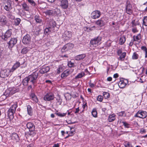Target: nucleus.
<instances>
[{
	"instance_id": "nucleus-63",
	"label": "nucleus",
	"mask_w": 147,
	"mask_h": 147,
	"mask_svg": "<svg viewBox=\"0 0 147 147\" xmlns=\"http://www.w3.org/2000/svg\"><path fill=\"white\" fill-rule=\"evenodd\" d=\"M80 111L79 107L76 109V111L74 112L75 113H76L79 112Z\"/></svg>"
},
{
	"instance_id": "nucleus-48",
	"label": "nucleus",
	"mask_w": 147,
	"mask_h": 147,
	"mask_svg": "<svg viewBox=\"0 0 147 147\" xmlns=\"http://www.w3.org/2000/svg\"><path fill=\"white\" fill-rule=\"evenodd\" d=\"M28 2L32 6H35L36 4L35 2L33 0H27Z\"/></svg>"
},
{
	"instance_id": "nucleus-51",
	"label": "nucleus",
	"mask_w": 147,
	"mask_h": 147,
	"mask_svg": "<svg viewBox=\"0 0 147 147\" xmlns=\"http://www.w3.org/2000/svg\"><path fill=\"white\" fill-rule=\"evenodd\" d=\"M97 100L100 102H102L103 99V97L100 95H99L97 98Z\"/></svg>"
},
{
	"instance_id": "nucleus-27",
	"label": "nucleus",
	"mask_w": 147,
	"mask_h": 147,
	"mask_svg": "<svg viewBox=\"0 0 147 147\" xmlns=\"http://www.w3.org/2000/svg\"><path fill=\"white\" fill-rule=\"evenodd\" d=\"M86 75L85 73L84 72H82L79 73L75 77V79H76L79 78H80Z\"/></svg>"
},
{
	"instance_id": "nucleus-55",
	"label": "nucleus",
	"mask_w": 147,
	"mask_h": 147,
	"mask_svg": "<svg viewBox=\"0 0 147 147\" xmlns=\"http://www.w3.org/2000/svg\"><path fill=\"white\" fill-rule=\"evenodd\" d=\"M12 138V139L14 138L16 140H18V136L17 134H15L13 135Z\"/></svg>"
},
{
	"instance_id": "nucleus-33",
	"label": "nucleus",
	"mask_w": 147,
	"mask_h": 147,
	"mask_svg": "<svg viewBox=\"0 0 147 147\" xmlns=\"http://www.w3.org/2000/svg\"><path fill=\"white\" fill-rule=\"evenodd\" d=\"M126 55V53L125 52H123L120 55H119V59L123 61Z\"/></svg>"
},
{
	"instance_id": "nucleus-24",
	"label": "nucleus",
	"mask_w": 147,
	"mask_h": 147,
	"mask_svg": "<svg viewBox=\"0 0 147 147\" xmlns=\"http://www.w3.org/2000/svg\"><path fill=\"white\" fill-rule=\"evenodd\" d=\"M27 109L28 114L30 116H32V115L33 110L31 106L28 105L27 106Z\"/></svg>"
},
{
	"instance_id": "nucleus-59",
	"label": "nucleus",
	"mask_w": 147,
	"mask_h": 147,
	"mask_svg": "<svg viewBox=\"0 0 147 147\" xmlns=\"http://www.w3.org/2000/svg\"><path fill=\"white\" fill-rule=\"evenodd\" d=\"M82 107H83L84 109H87V106L86 102H85V103H83V105L82 106Z\"/></svg>"
},
{
	"instance_id": "nucleus-8",
	"label": "nucleus",
	"mask_w": 147,
	"mask_h": 147,
	"mask_svg": "<svg viewBox=\"0 0 147 147\" xmlns=\"http://www.w3.org/2000/svg\"><path fill=\"white\" fill-rule=\"evenodd\" d=\"M68 2L67 0H60L59 5L63 9H67L68 6Z\"/></svg>"
},
{
	"instance_id": "nucleus-41",
	"label": "nucleus",
	"mask_w": 147,
	"mask_h": 147,
	"mask_svg": "<svg viewBox=\"0 0 147 147\" xmlns=\"http://www.w3.org/2000/svg\"><path fill=\"white\" fill-rule=\"evenodd\" d=\"M142 25L145 26H147V16H144L143 20Z\"/></svg>"
},
{
	"instance_id": "nucleus-39",
	"label": "nucleus",
	"mask_w": 147,
	"mask_h": 147,
	"mask_svg": "<svg viewBox=\"0 0 147 147\" xmlns=\"http://www.w3.org/2000/svg\"><path fill=\"white\" fill-rule=\"evenodd\" d=\"M55 114L59 117H65L67 113H61L57 111Z\"/></svg>"
},
{
	"instance_id": "nucleus-62",
	"label": "nucleus",
	"mask_w": 147,
	"mask_h": 147,
	"mask_svg": "<svg viewBox=\"0 0 147 147\" xmlns=\"http://www.w3.org/2000/svg\"><path fill=\"white\" fill-rule=\"evenodd\" d=\"M135 117H137L140 118L139 113V112L138 111L137 113L134 115Z\"/></svg>"
},
{
	"instance_id": "nucleus-16",
	"label": "nucleus",
	"mask_w": 147,
	"mask_h": 147,
	"mask_svg": "<svg viewBox=\"0 0 147 147\" xmlns=\"http://www.w3.org/2000/svg\"><path fill=\"white\" fill-rule=\"evenodd\" d=\"M26 126L27 128L29 129V130H35V126L32 122H28L26 125Z\"/></svg>"
},
{
	"instance_id": "nucleus-25",
	"label": "nucleus",
	"mask_w": 147,
	"mask_h": 147,
	"mask_svg": "<svg viewBox=\"0 0 147 147\" xmlns=\"http://www.w3.org/2000/svg\"><path fill=\"white\" fill-rule=\"evenodd\" d=\"M63 36L65 37L69 38L71 37L72 33L70 31H66L64 32Z\"/></svg>"
},
{
	"instance_id": "nucleus-43",
	"label": "nucleus",
	"mask_w": 147,
	"mask_h": 147,
	"mask_svg": "<svg viewBox=\"0 0 147 147\" xmlns=\"http://www.w3.org/2000/svg\"><path fill=\"white\" fill-rule=\"evenodd\" d=\"M70 130L71 131H70L69 134V136H72L75 133V129L74 128H70Z\"/></svg>"
},
{
	"instance_id": "nucleus-36",
	"label": "nucleus",
	"mask_w": 147,
	"mask_h": 147,
	"mask_svg": "<svg viewBox=\"0 0 147 147\" xmlns=\"http://www.w3.org/2000/svg\"><path fill=\"white\" fill-rule=\"evenodd\" d=\"M34 19L36 22L38 23H40L42 22L41 17L38 15H36L34 16Z\"/></svg>"
},
{
	"instance_id": "nucleus-19",
	"label": "nucleus",
	"mask_w": 147,
	"mask_h": 147,
	"mask_svg": "<svg viewBox=\"0 0 147 147\" xmlns=\"http://www.w3.org/2000/svg\"><path fill=\"white\" fill-rule=\"evenodd\" d=\"M20 63L18 61H16L14 64L13 67L11 69V72H13L16 70L18 67L20 66Z\"/></svg>"
},
{
	"instance_id": "nucleus-21",
	"label": "nucleus",
	"mask_w": 147,
	"mask_h": 147,
	"mask_svg": "<svg viewBox=\"0 0 147 147\" xmlns=\"http://www.w3.org/2000/svg\"><path fill=\"white\" fill-rule=\"evenodd\" d=\"M116 115L115 114L110 115L108 118L109 122H111L114 121L116 118Z\"/></svg>"
},
{
	"instance_id": "nucleus-61",
	"label": "nucleus",
	"mask_w": 147,
	"mask_h": 147,
	"mask_svg": "<svg viewBox=\"0 0 147 147\" xmlns=\"http://www.w3.org/2000/svg\"><path fill=\"white\" fill-rule=\"evenodd\" d=\"M57 102L60 103V104L61 103L62 100L60 97H59L58 98H57Z\"/></svg>"
},
{
	"instance_id": "nucleus-49",
	"label": "nucleus",
	"mask_w": 147,
	"mask_h": 147,
	"mask_svg": "<svg viewBox=\"0 0 147 147\" xmlns=\"http://www.w3.org/2000/svg\"><path fill=\"white\" fill-rule=\"evenodd\" d=\"M63 71V68L62 67L60 66L57 69V73L60 74L61 72H62Z\"/></svg>"
},
{
	"instance_id": "nucleus-6",
	"label": "nucleus",
	"mask_w": 147,
	"mask_h": 147,
	"mask_svg": "<svg viewBox=\"0 0 147 147\" xmlns=\"http://www.w3.org/2000/svg\"><path fill=\"white\" fill-rule=\"evenodd\" d=\"M12 3L10 0H7L4 3V9L7 11H9L12 9Z\"/></svg>"
},
{
	"instance_id": "nucleus-5",
	"label": "nucleus",
	"mask_w": 147,
	"mask_h": 147,
	"mask_svg": "<svg viewBox=\"0 0 147 147\" xmlns=\"http://www.w3.org/2000/svg\"><path fill=\"white\" fill-rule=\"evenodd\" d=\"M11 72V69H7L2 70L0 73L1 77L3 78H5L8 77L10 74V73Z\"/></svg>"
},
{
	"instance_id": "nucleus-28",
	"label": "nucleus",
	"mask_w": 147,
	"mask_h": 147,
	"mask_svg": "<svg viewBox=\"0 0 147 147\" xmlns=\"http://www.w3.org/2000/svg\"><path fill=\"white\" fill-rule=\"evenodd\" d=\"M96 24L100 27L104 25L105 22L102 20H99L96 22Z\"/></svg>"
},
{
	"instance_id": "nucleus-1",
	"label": "nucleus",
	"mask_w": 147,
	"mask_h": 147,
	"mask_svg": "<svg viewBox=\"0 0 147 147\" xmlns=\"http://www.w3.org/2000/svg\"><path fill=\"white\" fill-rule=\"evenodd\" d=\"M38 76V72L36 71L33 72L23 80L22 81L23 84L25 86L32 84L35 86L37 83Z\"/></svg>"
},
{
	"instance_id": "nucleus-13",
	"label": "nucleus",
	"mask_w": 147,
	"mask_h": 147,
	"mask_svg": "<svg viewBox=\"0 0 147 147\" xmlns=\"http://www.w3.org/2000/svg\"><path fill=\"white\" fill-rule=\"evenodd\" d=\"M7 22L6 20V18L5 16H0V23L1 25L3 26H4L5 25Z\"/></svg>"
},
{
	"instance_id": "nucleus-56",
	"label": "nucleus",
	"mask_w": 147,
	"mask_h": 147,
	"mask_svg": "<svg viewBox=\"0 0 147 147\" xmlns=\"http://www.w3.org/2000/svg\"><path fill=\"white\" fill-rule=\"evenodd\" d=\"M146 132V130L143 128H141L140 131V133L141 134L145 133Z\"/></svg>"
},
{
	"instance_id": "nucleus-26",
	"label": "nucleus",
	"mask_w": 147,
	"mask_h": 147,
	"mask_svg": "<svg viewBox=\"0 0 147 147\" xmlns=\"http://www.w3.org/2000/svg\"><path fill=\"white\" fill-rule=\"evenodd\" d=\"M69 74V71H65L61 74V77L62 78H64L67 76Z\"/></svg>"
},
{
	"instance_id": "nucleus-20",
	"label": "nucleus",
	"mask_w": 147,
	"mask_h": 147,
	"mask_svg": "<svg viewBox=\"0 0 147 147\" xmlns=\"http://www.w3.org/2000/svg\"><path fill=\"white\" fill-rule=\"evenodd\" d=\"M140 115V118L144 119L145 118L147 115V113L145 111H139Z\"/></svg>"
},
{
	"instance_id": "nucleus-9",
	"label": "nucleus",
	"mask_w": 147,
	"mask_h": 147,
	"mask_svg": "<svg viewBox=\"0 0 147 147\" xmlns=\"http://www.w3.org/2000/svg\"><path fill=\"white\" fill-rule=\"evenodd\" d=\"M31 37L28 34H26L24 37L22 39V42L24 44H29L31 42Z\"/></svg>"
},
{
	"instance_id": "nucleus-45",
	"label": "nucleus",
	"mask_w": 147,
	"mask_h": 147,
	"mask_svg": "<svg viewBox=\"0 0 147 147\" xmlns=\"http://www.w3.org/2000/svg\"><path fill=\"white\" fill-rule=\"evenodd\" d=\"M7 16L9 19L11 20H14L15 18L14 16L9 13H7Z\"/></svg>"
},
{
	"instance_id": "nucleus-47",
	"label": "nucleus",
	"mask_w": 147,
	"mask_h": 147,
	"mask_svg": "<svg viewBox=\"0 0 147 147\" xmlns=\"http://www.w3.org/2000/svg\"><path fill=\"white\" fill-rule=\"evenodd\" d=\"M28 51L29 50L27 48H24L21 51V53L23 54H26L28 52Z\"/></svg>"
},
{
	"instance_id": "nucleus-10",
	"label": "nucleus",
	"mask_w": 147,
	"mask_h": 147,
	"mask_svg": "<svg viewBox=\"0 0 147 147\" xmlns=\"http://www.w3.org/2000/svg\"><path fill=\"white\" fill-rule=\"evenodd\" d=\"M17 39L16 38H11L10 41L7 42L8 47L11 48L13 47L17 42Z\"/></svg>"
},
{
	"instance_id": "nucleus-3",
	"label": "nucleus",
	"mask_w": 147,
	"mask_h": 147,
	"mask_svg": "<svg viewBox=\"0 0 147 147\" xmlns=\"http://www.w3.org/2000/svg\"><path fill=\"white\" fill-rule=\"evenodd\" d=\"M102 38L100 36L94 38L92 39L90 41V44L94 47H96L100 45L101 43Z\"/></svg>"
},
{
	"instance_id": "nucleus-4",
	"label": "nucleus",
	"mask_w": 147,
	"mask_h": 147,
	"mask_svg": "<svg viewBox=\"0 0 147 147\" xmlns=\"http://www.w3.org/2000/svg\"><path fill=\"white\" fill-rule=\"evenodd\" d=\"M54 95L52 92H48L44 95L43 99L46 101H51L54 98Z\"/></svg>"
},
{
	"instance_id": "nucleus-17",
	"label": "nucleus",
	"mask_w": 147,
	"mask_h": 147,
	"mask_svg": "<svg viewBox=\"0 0 147 147\" xmlns=\"http://www.w3.org/2000/svg\"><path fill=\"white\" fill-rule=\"evenodd\" d=\"M85 54H82L76 56L75 57V59L77 61H79L83 59L86 57Z\"/></svg>"
},
{
	"instance_id": "nucleus-2",
	"label": "nucleus",
	"mask_w": 147,
	"mask_h": 147,
	"mask_svg": "<svg viewBox=\"0 0 147 147\" xmlns=\"http://www.w3.org/2000/svg\"><path fill=\"white\" fill-rule=\"evenodd\" d=\"M45 13L47 15L56 16L60 13V11L59 9L55 8L47 10Z\"/></svg>"
},
{
	"instance_id": "nucleus-60",
	"label": "nucleus",
	"mask_w": 147,
	"mask_h": 147,
	"mask_svg": "<svg viewBox=\"0 0 147 147\" xmlns=\"http://www.w3.org/2000/svg\"><path fill=\"white\" fill-rule=\"evenodd\" d=\"M117 55L119 56L121 54H122V51L121 49H119L118 50L117 52Z\"/></svg>"
},
{
	"instance_id": "nucleus-64",
	"label": "nucleus",
	"mask_w": 147,
	"mask_h": 147,
	"mask_svg": "<svg viewBox=\"0 0 147 147\" xmlns=\"http://www.w3.org/2000/svg\"><path fill=\"white\" fill-rule=\"evenodd\" d=\"M134 41H133V40H131V41L130 42V43H129V46L130 47H131L133 44H134Z\"/></svg>"
},
{
	"instance_id": "nucleus-32",
	"label": "nucleus",
	"mask_w": 147,
	"mask_h": 147,
	"mask_svg": "<svg viewBox=\"0 0 147 147\" xmlns=\"http://www.w3.org/2000/svg\"><path fill=\"white\" fill-rule=\"evenodd\" d=\"M14 20V24L16 26H18L20 23L21 21V19L18 18H15Z\"/></svg>"
},
{
	"instance_id": "nucleus-40",
	"label": "nucleus",
	"mask_w": 147,
	"mask_h": 147,
	"mask_svg": "<svg viewBox=\"0 0 147 147\" xmlns=\"http://www.w3.org/2000/svg\"><path fill=\"white\" fill-rule=\"evenodd\" d=\"M28 132V134L32 137L34 136L36 134V133L35 130H30Z\"/></svg>"
},
{
	"instance_id": "nucleus-14",
	"label": "nucleus",
	"mask_w": 147,
	"mask_h": 147,
	"mask_svg": "<svg viewBox=\"0 0 147 147\" xmlns=\"http://www.w3.org/2000/svg\"><path fill=\"white\" fill-rule=\"evenodd\" d=\"M125 9L126 11L128 14L131 15L132 14V7L130 5L127 4L125 7Z\"/></svg>"
},
{
	"instance_id": "nucleus-11",
	"label": "nucleus",
	"mask_w": 147,
	"mask_h": 147,
	"mask_svg": "<svg viewBox=\"0 0 147 147\" xmlns=\"http://www.w3.org/2000/svg\"><path fill=\"white\" fill-rule=\"evenodd\" d=\"M11 29H9L6 31L4 35L2 36V38L5 40H7L11 36Z\"/></svg>"
},
{
	"instance_id": "nucleus-38",
	"label": "nucleus",
	"mask_w": 147,
	"mask_h": 147,
	"mask_svg": "<svg viewBox=\"0 0 147 147\" xmlns=\"http://www.w3.org/2000/svg\"><path fill=\"white\" fill-rule=\"evenodd\" d=\"M139 58V55L136 52H134L132 55V59L133 60L137 59Z\"/></svg>"
},
{
	"instance_id": "nucleus-37",
	"label": "nucleus",
	"mask_w": 147,
	"mask_h": 147,
	"mask_svg": "<svg viewBox=\"0 0 147 147\" xmlns=\"http://www.w3.org/2000/svg\"><path fill=\"white\" fill-rule=\"evenodd\" d=\"M129 112H127L126 113L125 111H122L118 113V115L121 117L124 116L125 117L127 116V114L129 113Z\"/></svg>"
},
{
	"instance_id": "nucleus-34",
	"label": "nucleus",
	"mask_w": 147,
	"mask_h": 147,
	"mask_svg": "<svg viewBox=\"0 0 147 147\" xmlns=\"http://www.w3.org/2000/svg\"><path fill=\"white\" fill-rule=\"evenodd\" d=\"M23 9L25 11H28L29 10V7L26 3H24L22 4Z\"/></svg>"
},
{
	"instance_id": "nucleus-23",
	"label": "nucleus",
	"mask_w": 147,
	"mask_h": 147,
	"mask_svg": "<svg viewBox=\"0 0 147 147\" xmlns=\"http://www.w3.org/2000/svg\"><path fill=\"white\" fill-rule=\"evenodd\" d=\"M126 85V83L123 80H120L118 84L119 87L121 88H123Z\"/></svg>"
},
{
	"instance_id": "nucleus-44",
	"label": "nucleus",
	"mask_w": 147,
	"mask_h": 147,
	"mask_svg": "<svg viewBox=\"0 0 147 147\" xmlns=\"http://www.w3.org/2000/svg\"><path fill=\"white\" fill-rule=\"evenodd\" d=\"M122 123L125 128H129L130 127V124L127 123L126 122L124 121L122 122Z\"/></svg>"
},
{
	"instance_id": "nucleus-31",
	"label": "nucleus",
	"mask_w": 147,
	"mask_h": 147,
	"mask_svg": "<svg viewBox=\"0 0 147 147\" xmlns=\"http://www.w3.org/2000/svg\"><path fill=\"white\" fill-rule=\"evenodd\" d=\"M49 24L50 26L49 27L51 28L52 27L53 28H54L56 26V22L53 20H51L49 23Z\"/></svg>"
},
{
	"instance_id": "nucleus-7",
	"label": "nucleus",
	"mask_w": 147,
	"mask_h": 147,
	"mask_svg": "<svg viewBox=\"0 0 147 147\" xmlns=\"http://www.w3.org/2000/svg\"><path fill=\"white\" fill-rule=\"evenodd\" d=\"M73 44L71 43H68L65 45L62 48L61 51L62 53L68 51L74 47Z\"/></svg>"
},
{
	"instance_id": "nucleus-53",
	"label": "nucleus",
	"mask_w": 147,
	"mask_h": 147,
	"mask_svg": "<svg viewBox=\"0 0 147 147\" xmlns=\"http://www.w3.org/2000/svg\"><path fill=\"white\" fill-rule=\"evenodd\" d=\"M51 28L49 27V28H46L44 31L45 33V34L48 33L49 32H51V30H50Z\"/></svg>"
},
{
	"instance_id": "nucleus-12",
	"label": "nucleus",
	"mask_w": 147,
	"mask_h": 147,
	"mask_svg": "<svg viewBox=\"0 0 147 147\" xmlns=\"http://www.w3.org/2000/svg\"><path fill=\"white\" fill-rule=\"evenodd\" d=\"M101 15L100 12L98 10L93 11L91 14V17L93 19H95L99 18Z\"/></svg>"
},
{
	"instance_id": "nucleus-54",
	"label": "nucleus",
	"mask_w": 147,
	"mask_h": 147,
	"mask_svg": "<svg viewBox=\"0 0 147 147\" xmlns=\"http://www.w3.org/2000/svg\"><path fill=\"white\" fill-rule=\"evenodd\" d=\"M68 65L69 67H73L74 66V63L72 62L71 61H70L68 63Z\"/></svg>"
},
{
	"instance_id": "nucleus-35",
	"label": "nucleus",
	"mask_w": 147,
	"mask_h": 147,
	"mask_svg": "<svg viewBox=\"0 0 147 147\" xmlns=\"http://www.w3.org/2000/svg\"><path fill=\"white\" fill-rule=\"evenodd\" d=\"M91 113L92 116L96 118L97 117V113L96 109H93L91 112Z\"/></svg>"
},
{
	"instance_id": "nucleus-42",
	"label": "nucleus",
	"mask_w": 147,
	"mask_h": 147,
	"mask_svg": "<svg viewBox=\"0 0 147 147\" xmlns=\"http://www.w3.org/2000/svg\"><path fill=\"white\" fill-rule=\"evenodd\" d=\"M103 95L105 99H107L109 98L110 96L109 94L105 92H104L103 93Z\"/></svg>"
},
{
	"instance_id": "nucleus-58",
	"label": "nucleus",
	"mask_w": 147,
	"mask_h": 147,
	"mask_svg": "<svg viewBox=\"0 0 147 147\" xmlns=\"http://www.w3.org/2000/svg\"><path fill=\"white\" fill-rule=\"evenodd\" d=\"M32 99L34 102H38V100L36 96H34V97H33V98Z\"/></svg>"
},
{
	"instance_id": "nucleus-29",
	"label": "nucleus",
	"mask_w": 147,
	"mask_h": 147,
	"mask_svg": "<svg viewBox=\"0 0 147 147\" xmlns=\"http://www.w3.org/2000/svg\"><path fill=\"white\" fill-rule=\"evenodd\" d=\"M141 49L142 50L145 54V58H147V48L145 46H142L141 48Z\"/></svg>"
},
{
	"instance_id": "nucleus-22",
	"label": "nucleus",
	"mask_w": 147,
	"mask_h": 147,
	"mask_svg": "<svg viewBox=\"0 0 147 147\" xmlns=\"http://www.w3.org/2000/svg\"><path fill=\"white\" fill-rule=\"evenodd\" d=\"M125 36H120L119 37V43L121 45L123 44L125 41Z\"/></svg>"
},
{
	"instance_id": "nucleus-50",
	"label": "nucleus",
	"mask_w": 147,
	"mask_h": 147,
	"mask_svg": "<svg viewBox=\"0 0 147 147\" xmlns=\"http://www.w3.org/2000/svg\"><path fill=\"white\" fill-rule=\"evenodd\" d=\"M132 28V31L133 33H135L138 32V30L136 27H134Z\"/></svg>"
},
{
	"instance_id": "nucleus-46",
	"label": "nucleus",
	"mask_w": 147,
	"mask_h": 147,
	"mask_svg": "<svg viewBox=\"0 0 147 147\" xmlns=\"http://www.w3.org/2000/svg\"><path fill=\"white\" fill-rule=\"evenodd\" d=\"M124 146L125 147H133L131 144L128 142H125Z\"/></svg>"
},
{
	"instance_id": "nucleus-52",
	"label": "nucleus",
	"mask_w": 147,
	"mask_h": 147,
	"mask_svg": "<svg viewBox=\"0 0 147 147\" xmlns=\"http://www.w3.org/2000/svg\"><path fill=\"white\" fill-rule=\"evenodd\" d=\"M131 27H135V26H136L137 25H138L139 24H137L135 22V20H134L132 21L131 22Z\"/></svg>"
},
{
	"instance_id": "nucleus-57",
	"label": "nucleus",
	"mask_w": 147,
	"mask_h": 147,
	"mask_svg": "<svg viewBox=\"0 0 147 147\" xmlns=\"http://www.w3.org/2000/svg\"><path fill=\"white\" fill-rule=\"evenodd\" d=\"M88 84L89 86L91 88H93L95 86V85L93 83H91V80H90V82H88Z\"/></svg>"
},
{
	"instance_id": "nucleus-30",
	"label": "nucleus",
	"mask_w": 147,
	"mask_h": 147,
	"mask_svg": "<svg viewBox=\"0 0 147 147\" xmlns=\"http://www.w3.org/2000/svg\"><path fill=\"white\" fill-rule=\"evenodd\" d=\"M133 41H137L141 39V35L140 33L138 34L137 36H133Z\"/></svg>"
},
{
	"instance_id": "nucleus-18",
	"label": "nucleus",
	"mask_w": 147,
	"mask_h": 147,
	"mask_svg": "<svg viewBox=\"0 0 147 147\" xmlns=\"http://www.w3.org/2000/svg\"><path fill=\"white\" fill-rule=\"evenodd\" d=\"M16 106L15 105H12L9 110V114H10V113H11V114L10 115H13L16 111Z\"/></svg>"
},
{
	"instance_id": "nucleus-15",
	"label": "nucleus",
	"mask_w": 147,
	"mask_h": 147,
	"mask_svg": "<svg viewBox=\"0 0 147 147\" xmlns=\"http://www.w3.org/2000/svg\"><path fill=\"white\" fill-rule=\"evenodd\" d=\"M50 70V68L48 66H43L42 68L40 70L39 72L40 73L43 74L48 72Z\"/></svg>"
}]
</instances>
